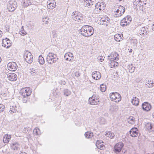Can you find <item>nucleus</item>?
<instances>
[{
  "label": "nucleus",
  "mask_w": 154,
  "mask_h": 154,
  "mask_svg": "<svg viewBox=\"0 0 154 154\" xmlns=\"http://www.w3.org/2000/svg\"><path fill=\"white\" fill-rule=\"evenodd\" d=\"M79 31V32H80L82 35L85 37L91 36L93 35L94 33L93 28L88 25L83 26Z\"/></svg>",
  "instance_id": "1"
},
{
  "label": "nucleus",
  "mask_w": 154,
  "mask_h": 154,
  "mask_svg": "<svg viewBox=\"0 0 154 154\" xmlns=\"http://www.w3.org/2000/svg\"><path fill=\"white\" fill-rule=\"evenodd\" d=\"M57 55L52 52H49L46 58L47 61L50 64L55 63L58 60L57 57Z\"/></svg>",
  "instance_id": "2"
},
{
  "label": "nucleus",
  "mask_w": 154,
  "mask_h": 154,
  "mask_svg": "<svg viewBox=\"0 0 154 154\" xmlns=\"http://www.w3.org/2000/svg\"><path fill=\"white\" fill-rule=\"evenodd\" d=\"M105 7L106 5L103 2H98L96 4L93 12L95 14L99 13L105 9Z\"/></svg>",
  "instance_id": "3"
},
{
  "label": "nucleus",
  "mask_w": 154,
  "mask_h": 154,
  "mask_svg": "<svg viewBox=\"0 0 154 154\" xmlns=\"http://www.w3.org/2000/svg\"><path fill=\"white\" fill-rule=\"evenodd\" d=\"M72 18L73 20L79 22L83 21V17L82 14L78 11H75L72 13Z\"/></svg>",
  "instance_id": "4"
},
{
  "label": "nucleus",
  "mask_w": 154,
  "mask_h": 154,
  "mask_svg": "<svg viewBox=\"0 0 154 154\" xmlns=\"http://www.w3.org/2000/svg\"><path fill=\"white\" fill-rule=\"evenodd\" d=\"M110 99L115 102H118L121 99V96L118 93L115 92H112L110 94Z\"/></svg>",
  "instance_id": "5"
},
{
  "label": "nucleus",
  "mask_w": 154,
  "mask_h": 154,
  "mask_svg": "<svg viewBox=\"0 0 154 154\" xmlns=\"http://www.w3.org/2000/svg\"><path fill=\"white\" fill-rule=\"evenodd\" d=\"M24 57L25 61L29 63H31L33 61L32 54L28 51H26L24 53Z\"/></svg>",
  "instance_id": "6"
},
{
  "label": "nucleus",
  "mask_w": 154,
  "mask_h": 154,
  "mask_svg": "<svg viewBox=\"0 0 154 154\" xmlns=\"http://www.w3.org/2000/svg\"><path fill=\"white\" fill-rule=\"evenodd\" d=\"M132 20V18L130 16H127L122 20L120 22V25L122 26H126L129 24Z\"/></svg>",
  "instance_id": "7"
},
{
  "label": "nucleus",
  "mask_w": 154,
  "mask_h": 154,
  "mask_svg": "<svg viewBox=\"0 0 154 154\" xmlns=\"http://www.w3.org/2000/svg\"><path fill=\"white\" fill-rule=\"evenodd\" d=\"M17 3L14 1H10L7 5V8L8 10L11 12L14 11L17 8Z\"/></svg>",
  "instance_id": "8"
},
{
  "label": "nucleus",
  "mask_w": 154,
  "mask_h": 154,
  "mask_svg": "<svg viewBox=\"0 0 154 154\" xmlns=\"http://www.w3.org/2000/svg\"><path fill=\"white\" fill-rule=\"evenodd\" d=\"M113 55H114L116 57H115L114 59L113 58V59L110 60V63H109L111 68L117 66L118 65V63L114 60V59L116 60H118L119 58V57H118L119 56L118 54L117 53H115Z\"/></svg>",
  "instance_id": "9"
},
{
  "label": "nucleus",
  "mask_w": 154,
  "mask_h": 154,
  "mask_svg": "<svg viewBox=\"0 0 154 154\" xmlns=\"http://www.w3.org/2000/svg\"><path fill=\"white\" fill-rule=\"evenodd\" d=\"M8 69L12 71H14L17 69L18 66L17 63L14 62H9L7 65Z\"/></svg>",
  "instance_id": "10"
},
{
  "label": "nucleus",
  "mask_w": 154,
  "mask_h": 154,
  "mask_svg": "<svg viewBox=\"0 0 154 154\" xmlns=\"http://www.w3.org/2000/svg\"><path fill=\"white\" fill-rule=\"evenodd\" d=\"M88 103L91 105H97L99 103V100L97 98V97L93 96L89 98Z\"/></svg>",
  "instance_id": "11"
},
{
  "label": "nucleus",
  "mask_w": 154,
  "mask_h": 154,
  "mask_svg": "<svg viewBox=\"0 0 154 154\" xmlns=\"http://www.w3.org/2000/svg\"><path fill=\"white\" fill-rule=\"evenodd\" d=\"M32 91L29 87L25 88H23L22 90L21 95L22 96H30L31 93Z\"/></svg>",
  "instance_id": "12"
},
{
  "label": "nucleus",
  "mask_w": 154,
  "mask_h": 154,
  "mask_svg": "<svg viewBox=\"0 0 154 154\" xmlns=\"http://www.w3.org/2000/svg\"><path fill=\"white\" fill-rule=\"evenodd\" d=\"M124 146L123 143H116L114 146V149L115 152L116 153H119L121 150Z\"/></svg>",
  "instance_id": "13"
},
{
  "label": "nucleus",
  "mask_w": 154,
  "mask_h": 154,
  "mask_svg": "<svg viewBox=\"0 0 154 154\" xmlns=\"http://www.w3.org/2000/svg\"><path fill=\"white\" fill-rule=\"evenodd\" d=\"M149 32V29L147 27H143L139 30V33L143 36H145Z\"/></svg>",
  "instance_id": "14"
},
{
  "label": "nucleus",
  "mask_w": 154,
  "mask_h": 154,
  "mask_svg": "<svg viewBox=\"0 0 154 154\" xmlns=\"http://www.w3.org/2000/svg\"><path fill=\"white\" fill-rule=\"evenodd\" d=\"M142 109L146 111H148L151 108L150 104L147 102H145L143 103L142 105Z\"/></svg>",
  "instance_id": "15"
},
{
  "label": "nucleus",
  "mask_w": 154,
  "mask_h": 154,
  "mask_svg": "<svg viewBox=\"0 0 154 154\" xmlns=\"http://www.w3.org/2000/svg\"><path fill=\"white\" fill-rule=\"evenodd\" d=\"M7 77L9 80L11 81H15L17 80V75L13 73L8 74Z\"/></svg>",
  "instance_id": "16"
},
{
  "label": "nucleus",
  "mask_w": 154,
  "mask_h": 154,
  "mask_svg": "<svg viewBox=\"0 0 154 154\" xmlns=\"http://www.w3.org/2000/svg\"><path fill=\"white\" fill-rule=\"evenodd\" d=\"M11 149L14 150H18L20 149V146L17 142H13L11 144Z\"/></svg>",
  "instance_id": "17"
},
{
  "label": "nucleus",
  "mask_w": 154,
  "mask_h": 154,
  "mask_svg": "<svg viewBox=\"0 0 154 154\" xmlns=\"http://www.w3.org/2000/svg\"><path fill=\"white\" fill-rule=\"evenodd\" d=\"M129 133L130 135L133 137H137L138 134V130L136 128H132L130 130Z\"/></svg>",
  "instance_id": "18"
},
{
  "label": "nucleus",
  "mask_w": 154,
  "mask_h": 154,
  "mask_svg": "<svg viewBox=\"0 0 154 154\" xmlns=\"http://www.w3.org/2000/svg\"><path fill=\"white\" fill-rule=\"evenodd\" d=\"M92 76L93 78L96 80L99 79L101 77L100 73L97 71L93 72L92 74Z\"/></svg>",
  "instance_id": "19"
},
{
  "label": "nucleus",
  "mask_w": 154,
  "mask_h": 154,
  "mask_svg": "<svg viewBox=\"0 0 154 154\" xmlns=\"http://www.w3.org/2000/svg\"><path fill=\"white\" fill-rule=\"evenodd\" d=\"M84 5L88 8L91 7L92 6H94V2H92L91 0H84Z\"/></svg>",
  "instance_id": "20"
},
{
  "label": "nucleus",
  "mask_w": 154,
  "mask_h": 154,
  "mask_svg": "<svg viewBox=\"0 0 154 154\" xmlns=\"http://www.w3.org/2000/svg\"><path fill=\"white\" fill-rule=\"evenodd\" d=\"M103 143V142H101V140H97L96 142V145L98 149L104 150L105 149V147Z\"/></svg>",
  "instance_id": "21"
},
{
  "label": "nucleus",
  "mask_w": 154,
  "mask_h": 154,
  "mask_svg": "<svg viewBox=\"0 0 154 154\" xmlns=\"http://www.w3.org/2000/svg\"><path fill=\"white\" fill-rule=\"evenodd\" d=\"M32 1L30 0H23L21 2L23 6L26 7L32 4Z\"/></svg>",
  "instance_id": "22"
},
{
  "label": "nucleus",
  "mask_w": 154,
  "mask_h": 154,
  "mask_svg": "<svg viewBox=\"0 0 154 154\" xmlns=\"http://www.w3.org/2000/svg\"><path fill=\"white\" fill-rule=\"evenodd\" d=\"M56 6V2L53 0L51 2L49 3L47 5V7L50 9H53Z\"/></svg>",
  "instance_id": "23"
},
{
  "label": "nucleus",
  "mask_w": 154,
  "mask_h": 154,
  "mask_svg": "<svg viewBox=\"0 0 154 154\" xmlns=\"http://www.w3.org/2000/svg\"><path fill=\"white\" fill-rule=\"evenodd\" d=\"M114 38L116 41L120 42L123 39V36L122 34H117L115 35Z\"/></svg>",
  "instance_id": "24"
},
{
  "label": "nucleus",
  "mask_w": 154,
  "mask_h": 154,
  "mask_svg": "<svg viewBox=\"0 0 154 154\" xmlns=\"http://www.w3.org/2000/svg\"><path fill=\"white\" fill-rule=\"evenodd\" d=\"M146 129L151 131H154V126L151 123L149 122L146 125Z\"/></svg>",
  "instance_id": "25"
},
{
  "label": "nucleus",
  "mask_w": 154,
  "mask_h": 154,
  "mask_svg": "<svg viewBox=\"0 0 154 154\" xmlns=\"http://www.w3.org/2000/svg\"><path fill=\"white\" fill-rule=\"evenodd\" d=\"M11 138V135H8V134H6L3 137V141L4 143H8L9 141Z\"/></svg>",
  "instance_id": "26"
},
{
  "label": "nucleus",
  "mask_w": 154,
  "mask_h": 154,
  "mask_svg": "<svg viewBox=\"0 0 154 154\" xmlns=\"http://www.w3.org/2000/svg\"><path fill=\"white\" fill-rule=\"evenodd\" d=\"M131 102L133 105L136 106H138L139 103L138 99L136 97H133Z\"/></svg>",
  "instance_id": "27"
},
{
  "label": "nucleus",
  "mask_w": 154,
  "mask_h": 154,
  "mask_svg": "<svg viewBox=\"0 0 154 154\" xmlns=\"http://www.w3.org/2000/svg\"><path fill=\"white\" fill-rule=\"evenodd\" d=\"M117 108L118 107L116 105H112L110 106L109 110L111 113H112L117 110Z\"/></svg>",
  "instance_id": "28"
},
{
  "label": "nucleus",
  "mask_w": 154,
  "mask_h": 154,
  "mask_svg": "<svg viewBox=\"0 0 154 154\" xmlns=\"http://www.w3.org/2000/svg\"><path fill=\"white\" fill-rule=\"evenodd\" d=\"M106 135L111 139H113L114 137V134L111 131H108L106 133Z\"/></svg>",
  "instance_id": "29"
},
{
  "label": "nucleus",
  "mask_w": 154,
  "mask_h": 154,
  "mask_svg": "<svg viewBox=\"0 0 154 154\" xmlns=\"http://www.w3.org/2000/svg\"><path fill=\"white\" fill-rule=\"evenodd\" d=\"M17 111V107L15 105L11 106L10 112L11 113L15 112Z\"/></svg>",
  "instance_id": "30"
},
{
  "label": "nucleus",
  "mask_w": 154,
  "mask_h": 154,
  "mask_svg": "<svg viewBox=\"0 0 154 154\" xmlns=\"http://www.w3.org/2000/svg\"><path fill=\"white\" fill-rule=\"evenodd\" d=\"M85 135L86 138H91L93 137V133L91 132L88 131L85 133Z\"/></svg>",
  "instance_id": "31"
},
{
  "label": "nucleus",
  "mask_w": 154,
  "mask_h": 154,
  "mask_svg": "<svg viewBox=\"0 0 154 154\" xmlns=\"http://www.w3.org/2000/svg\"><path fill=\"white\" fill-rule=\"evenodd\" d=\"M125 11V8L123 6L120 5L118 9L117 10V12H120L122 14H124Z\"/></svg>",
  "instance_id": "32"
},
{
  "label": "nucleus",
  "mask_w": 154,
  "mask_h": 154,
  "mask_svg": "<svg viewBox=\"0 0 154 154\" xmlns=\"http://www.w3.org/2000/svg\"><path fill=\"white\" fill-rule=\"evenodd\" d=\"M140 0H135L133 2V5L134 6V8L137 10H138L139 8L138 7L137 5L139 4V2Z\"/></svg>",
  "instance_id": "33"
},
{
  "label": "nucleus",
  "mask_w": 154,
  "mask_h": 154,
  "mask_svg": "<svg viewBox=\"0 0 154 154\" xmlns=\"http://www.w3.org/2000/svg\"><path fill=\"white\" fill-rule=\"evenodd\" d=\"M135 122V119L132 116H130L128 119V122L131 124H133Z\"/></svg>",
  "instance_id": "34"
},
{
  "label": "nucleus",
  "mask_w": 154,
  "mask_h": 154,
  "mask_svg": "<svg viewBox=\"0 0 154 154\" xmlns=\"http://www.w3.org/2000/svg\"><path fill=\"white\" fill-rule=\"evenodd\" d=\"M38 60L39 63L40 64L42 65L44 63L45 60L44 58L41 55L39 56Z\"/></svg>",
  "instance_id": "35"
},
{
  "label": "nucleus",
  "mask_w": 154,
  "mask_h": 154,
  "mask_svg": "<svg viewBox=\"0 0 154 154\" xmlns=\"http://www.w3.org/2000/svg\"><path fill=\"white\" fill-rule=\"evenodd\" d=\"M64 95L66 96H68L71 94V91L67 89H65L63 90Z\"/></svg>",
  "instance_id": "36"
},
{
  "label": "nucleus",
  "mask_w": 154,
  "mask_h": 154,
  "mask_svg": "<svg viewBox=\"0 0 154 154\" xmlns=\"http://www.w3.org/2000/svg\"><path fill=\"white\" fill-rule=\"evenodd\" d=\"M3 42H5L6 44L7 45L10 44V45H8L6 47L8 48L11 45L10 41V40L7 38H6L5 39H3L2 40Z\"/></svg>",
  "instance_id": "37"
},
{
  "label": "nucleus",
  "mask_w": 154,
  "mask_h": 154,
  "mask_svg": "<svg viewBox=\"0 0 154 154\" xmlns=\"http://www.w3.org/2000/svg\"><path fill=\"white\" fill-rule=\"evenodd\" d=\"M100 88L102 92H105L106 89V85L103 84L101 85L100 86Z\"/></svg>",
  "instance_id": "38"
},
{
  "label": "nucleus",
  "mask_w": 154,
  "mask_h": 154,
  "mask_svg": "<svg viewBox=\"0 0 154 154\" xmlns=\"http://www.w3.org/2000/svg\"><path fill=\"white\" fill-rule=\"evenodd\" d=\"M135 68V67L133 66L132 64H131V65H130L128 67V69L129 70V72L131 73L133 72L134 71Z\"/></svg>",
  "instance_id": "39"
},
{
  "label": "nucleus",
  "mask_w": 154,
  "mask_h": 154,
  "mask_svg": "<svg viewBox=\"0 0 154 154\" xmlns=\"http://www.w3.org/2000/svg\"><path fill=\"white\" fill-rule=\"evenodd\" d=\"M22 96V101L24 103H26L27 102V101L28 100V97L29 96H26L24 95V96Z\"/></svg>",
  "instance_id": "40"
},
{
  "label": "nucleus",
  "mask_w": 154,
  "mask_h": 154,
  "mask_svg": "<svg viewBox=\"0 0 154 154\" xmlns=\"http://www.w3.org/2000/svg\"><path fill=\"white\" fill-rule=\"evenodd\" d=\"M115 12V14H114V17H120L122 16V14H123L120 12H117V10L116 11V12Z\"/></svg>",
  "instance_id": "41"
},
{
  "label": "nucleus",
  "mask_w": 154,
  "mask_h": 154,
  "mask_svg": "<svg viewBox=\"0 0 154 154\" xmlns=\"http://www.w3.org/2000/svg\"><path fill=\"white\" fill-rule=\"evenodd\" d=\"M20 34L22 35H24L27 34V33L23 29V26L21 28V30L20 31Z\"/></svg>",
  "instance_id": "42"
},
{
  "label": "nucleus",
  "mask_w": 154,
  "mask_h": 154,
  "mask_svg": "<svg viewBox=\"0 0 154 154\" xmlns=\"http://www.w3.org/2000/svg\"><path fill=\"white\" fill-rule=\"evenodd\" d=\"M106 23H102V24L103 25H104L106 26H108V24L109 23H110V19L109 18L107 17L106 18Z\"/></svg>",
  "instance_id": "43"
},
{
  "label": "nucleus",
  "mask_w": 154,
  "mask_h": 154,
  "mask_svg": "<svg viewBox=\"0 0 154 154\" xmlns=\"http://www.w3.org/2000/svg\"><path fill=\"white\" fill-rule=\"evenodd\" d=\"M131 43L134 45H136L137 43V41L136 39H132L131 40Z\"/></svg>",
  "instance_id": "44"
},
{
  "label": "nucleus",
  "mask_w": 154,
  "mask_h": 154,
  "mask_svg": "<svg viewBox=\"0 0 154 154\" xmlns=\"http://www.w3.org/2000/svg\"><path fill=\"white\" fill-rule=\"evenodd\" d=\"M5 108V106L2 104H0V112H3Z\"/></svg>",
  "instance_id": "45"
},
{
  "label": "nucleus",
  "mask_w": 154,
  "mask_h": 154,
  "mask_svg": "<svg viewBox=\"0 0 154 154\" xmlns=\"http://www.w3.org/2000/svg\"><path fill=\"white\" fill-rule=\"evenodd\" d=\"M39 131V128H37L33 130V132L34 134L36 135L39 134L38 131Z\"/></svg>",
  "instance_id": "46"
},
{
  "label": "nucleus",
  "mask_w": 154,
  "mask_h": 154,
  "mask_svg": "<svg viewBox=\"0 0 154 154\" xmlns=\"http://www.w3.org/2000/svg\"><path fill=\"white\" fill-rule=\"evenodd\" d=\"M59 83L61 85H64L66 84V82L64 81L61 80L59 82Z\"/></svg>",
  "instance_id": "47"
},
{
  "label": "nucleus",
  "mask_w": 154,
  "mask_h": 154,
  "mask_svg": "<svg viewBox=\"0 0 154 154\" xmlns=\"http://www.w3.org/2000/svg\"><path fill=\"white\" fill-rule=\"evenodd\" d=\"M142 1H145V0H140L139 4L137 5L138 7H139V9H140V7H141V6H142V5H141Z\"/></svg>",
  "instance_id": "48"
},
{
  "label": "nucleus",
  "mask_w": 154,
  "mask_h": 154,
  "mask_svg": "<svg viewBox=\"0 0 154 154\" xmlns=\"http://www.w3.org/2000/svg\"><path fill=\"white\" fill-rule=\"evenodd\" d=\"M100 24H102V23H106V18H105V19L104 18H101V19L100 20Z\"/></svg>",
  "instance_id": "49"
},
{
  "label": "nucleus",
  "mask_w": 154,
  "mask_h": 154,
  "mask_svg": "<svg viewBox=\"0 0 154 154\" xmlns=\"http://www.w3.org/2000/svg\"><path fill=\"white\" fill-rule=\"evenodd\" d=\"M75 75L77 77H79L80 75V73L79 72H76L75 73Z\"/></svg>",
  "instance_id": "50"
},
{
  "label": "nucleus",
  "mask_w": 154,
  "mask_h": 154,
  "mask_svg": "<svg viewBox=\"0 0 154 154\" xmlns=\"http://www.w3.org/2000/svg\"><path fill=\"white\" fill-rule=\"evenodd\" d=\"M30 73L33 75H35L36 74V72H34L33 71H31Z\"/></svg>",
  "instance_id": "51"
},
{
  "label": "nucleus",
  "mask_w": 154,
  "mask_h": 154,
  "mask_svg": "<svg viewBox=\"0 0 154 154\" xmlns=\"http://www.w3.org/2000/svg\"><path fill=\"white\" fill-rule=\"evenodd\" d=\"M67 56H69L70 57H73V54L70 53H69V54H67Z\"/></svg>",
  "instance_id": "52"
},
{
  "label": "nucleus",
  "mask_w": 154,
  "mask_h": 154,
  "mask_svg": "<svg viewBox=\"0 0 154 154\" xmlns=\"http://www.w3.org/2000/svg\"><path fill=\"white\" fill-rule=\"evenodd\" d=\"M2 46L4 47H6V45L5 43L4 42H3L2 43Z\"/></svg>",
  "instance_id": "53"
},
{
  "label": "nucleus",
  "mask_w": 154,
  "mask_h": 154,
  "mask_svg": "<svg viewBox=\"0 0 154 154\" xmlns=\"http://www.w3.org/2000/svg\"><path fill=\"white\" fill-rule=\"evenodd\" d=\"M23 131H25L24 133H26V132L27 131H28V129L26 128H24V129H23Z\"/></svg>",
  "instance_id": "54"
},
{
  "label": "nucleus",
  "mask_w": 154,
  "mask_h": 154,
  "mask_svg": "<svg viewBox=\"0 0 154 154\" xmlns=\"http://www.w3.org/2000/svg\"><path fill=\"white\" fill-rule=\"evenodd\" d=\"M67 56V54H65L64 56V57L65 58H66V60H69V58L68 57H66V56Z\"/></svg>",
  "instance_id": "55"
},
{
  "label": "nucleus",
  "mask_w": 154,
  "mask_h": 154,
  "mask_svg": "<svg viewBox=\"0 0 154 154\" xmlns=\"http://www.w3.org/2000/svg\"><path fill=\"white\" fill-rule=\"evenodd\" d=\"M19 154H27L26 152H21Z\"/></svg>",
  "instance_id": "56"
},
{
  "label": "nucleus",
  "mask_w": 154,
  "mask_h": 154,
  "mask_svg": "<svg viewBox=\"0 0 154 154\" xmlns=\"http://www.w3.org/2000/svg\"><path fill=\"white\" fill-rule=\"evenodd\" d=\"M2 34L3 33L0 30V37L2 36Z\"/></svg>",
  "instance_id": "57"
},
{
  "label": "nucleus",
  "mask_w": 154,
  "mask_h": 154,
  "mask_svg": "<svg viewBox=\"0 0 154 154\" xmlns=\"http://www.w3.org/2000/svg\"><path fill=\"white\" fill-rule=\"evenodd\" d=\"M144 1H142L141 5H142V6H141L143 7L144 6Z\"/></svg>",
  "instance_id": "58"
},
{
  "label": "nucleus",
  "mask_w": 154,
  "mask_h": 154,
  "mask_svg": "<svg viewBox=\"0 0 154 154\" xmlns=\"http://www.w3.org/2000/svg\"><path fill=\"white\" fill-rule=\"evenodd\" d=\"M152 30L154 31V23L153 24L152 26Z\"/></svg>",
  "instance_id": "59"
},
{
  "label": "nucleus",
  "mask_w": 154,
  "mask_h": 154,
  "mask_svg": "<svg viewBox=\"0 0 154 154\" xmlns=\"http://www.w3.org/2000/svg\"><path fill=\"white\" fill-rule=\"evenodd\" d=\"M99 60H100V61L102 62L103 61V60L104 59L100 58Z\"/></svg>",
  "instance_id": "60"
},
{
  "label": "nucleus",
  "mask_w": 154,
  "mask_h": 154,
  "mask_svg": "<svg viewBox=\"0 0 154 154\" xmlns=\"http://www.w3.org/2000/svg\"><path fill=\"white\" fill-rule=\"evenodd\" d=\"M152 116L153 118L154 119V112H153L152 114Z\"/></svg>",
  "instance_id": "61"
},
{
  "label": "nucleus",
  "mask_w": 154,
  "mask_h": 154,
  "mask_svg": "<svg viewBox=\"0 0 154 154\" xmlns=\"http://www.w3.org/2000/svg\"><path fill=\"white\" fill-rule=\"evenodd\" d=\"M151 81L150 82V83H151V85L150 86V87H153V85H152V83H151Z\"/></svg>",
  "instance_id": "62"
},
{
  "label": "nucleus",
  "mask_w": 154,
  "mask_h": 154,
  "mask_svg": "<svg viewBox=\"0 0 154 154\" xmlns=\"http://www.w3.org/2000/svg\"><path fill=\"white\" fill-rule=\"evenodd\" d=\"M132 49L130 50V51H129L130 52H132Z\"/></svg>",
  "instance_id": "63"
},
{
  "label": "nucleus",
  "mask_w": 154,
  "mask_h": 154,
  "mask_svg": "<svg viewBox=\"0 0 154 154\" xmlns=\"http://www.w3.org/2000/svg\"><path fill=\"white\" fill-rule=\"evenodd\" d=\"M122 152H124V153H125V152H126V150H124V151H123V150H122Z\"/></svg>",
  "instance_id": "64"
}]
</instances>
